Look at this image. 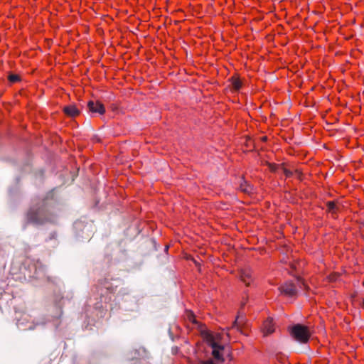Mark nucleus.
Segmentation results:
<instances>
[{
	"mask_svg": "<svg viewBox=\"0 0 364 364\" xmlns=\"http://www.w3.org/2000/svg\"><path fill=\"white\" fill-rule=\"evenodd\" d=\"M363 286H364V282H363Z\"/></svg>",
	"mask_w": 364,
	"mask_h": 364,
	"instance_id": "obj_20",
	"label": "nucleus"
},
{
	"mask_svg": "<svg viewBox=\"0 0 364 364\" xmlns=\"http://www.w3.org/2000/svg\"><path fill=\"white\" fill-rule=\"evenodd\" d=\"M240 188L242 192L248 194L250 193L253 190L252 186L248 184L247 182L244 179H242V181L240 183Z\"/></svg>",
	"mask_w": 364,
	"mask_h": 364,
	"instance_id": "obj_11",
	"label": "nucleus"
},
{
	"mask_svg": "<svg viewBox=\"0 0 364 364\" xmlns=\"http://www.w3.org/2000/svg\"><path fill=\"white\" fill-rule=\"evenodd\" d=\"M200 364H214L213 360L203 361Z\"/></svg>",
	"mask_w": 364,
	"mask_h": 364,
	"instance_id": "obj_19",
	"label": "nucleus"
},
{
	"mask_svg": "<svg viewBox=\"0 0 364 364\" xmlns=\"http://www.w3.org/2000/svg\"><path fill=\"white\" fill-rule=\"evenodd\" d=\"M63 111L66 115L71 117H75L80 114V110L74 105L65 106Z\"/></svg>",
	"mask_w": 364,
	"mask_h": 364,
	"instance_id": "obj_9",
	"label": "nucleus"
},
{
	"mask_svg": "<svg viewBox=\"0 0 364 364\" xmlns=\"http://www.w3.org/2000/svg\"><path fill=\"white\" fill-rule=\"evenodd\" d=\"M8 80L10 82L15 83L20 81V77L18 75L11 73L8 76Z\"/></svg>",
	"mask_w": 364,
	"mask_h": 364,
	"instance_id": "obj_15",
	"label": "nucleus"
},
{
	"mask_svg": "<svg viewBox=\"0 0 364 364\" xmlns=\"http://www.w3.org/2000/svg\"><path fill=\"white\" fill-rule=\"evenodd\" d=\"M247 319L245 316L238 315L235 321L232 323V328H236L237 331H240L242 333H244L242 331V328H244L246 325Z\"/></svg>",
	"mask_w": 364,
	"mask_h": 364,
	"instance_id": "obj_7",
	"label": "nucleus"
},
{
	"mask_svg": "<svg viewBox=\"0 0 364 364\" xmlns=\"http://www.w3.org/2000/svg\"><path fill=\"white\" fill-rule=\"evenodd\" d=\"M202 335L203 338L206 340V341L208 343V344L211 346L213 348V357L218 360H223L222 356L220 353V350H223L224 349V346L222 345L218 344L217 342L215 341L214 337L212 336V334L208 331H203L202 332Z\"/></svg>",
	"mask_w": 364,
	"mask_h": 364,
	"instance_id": "obj_3",
	"label": "nucleus"
},
{
	"mask_svg": "<svg viewBox=\"0 0 364 364\" xmlns=\"http://www.w3.org/2000/svg\"><path fill=\"white\" fill-rule=\"evenodd\" d=\"M240 279L244 283H245L247 286H249L250 284L251 281H252L251 271L249 269L242 270L240 272Z\"/></svg>",
	"mask_w": 364,
	"mask_h": 364,
	"instance_id": "obj_10",
	"label": "nucleus"
},
{
	"mask_svg": "<svg viewBox=\"0 0 364 364\" xmlns=\"http://www.w3.org/2000/svg\"><path fill=\"white\" fill-rule=\"evenodd\" d=\"M31 274L29 277L39 279L45 276L46 267L39 261L33 262L30 265Z\"/></svg>",
	"mask_w": 364,
	"mask_h": 364,
	"instance_id": "obj_4",
	"label": "nucleus"
},
{
	"mask_svg": "<svg viewBox=\"0 0 364 364\" xmlns=\"http://www.w3.org/2000/svg\"><path fill=\"white\" fill-rule=\"evenodd\" d=\"M326 207L328 211L334 214L338 210V207L334 201H328L326 203Z\"/></svg>",
	"mask_w": 364,
	"mask_h": 364,
	"instance_id": "obj_13",
	"label": "nucleus"
},
{
	"mask_svg": "<svg viewBox=\"0 0 364 364\" xmlns=\"http://www.w3.org/2000/svg\"><path fill=\"white\" fill-rule=\"evenodd\" d=\"M87 109L91 114H103L105 112L104 105L99 101L90 100L87 102Z\"/></svg>",
	"mask_w": 364,
	"mask_h": 364,
	"instance_id": "obj_6",
	"label": "nucleus"
},
{
	"mask_svg": "<svg viewBox=\"0 0 364 364\" xmlns=\"http://www.w3.org/2000/svg\"><path fill=\"white\" fill-rule=\"evenodd\" d=\"M296 284L298 290H299V289H303V288L306 289V284L300 277H296V284Z\"/></svg>",
	"mask_w": 364,
	"mask_h": 364,
	"instance_id": "obj_16",
	"label": "nucleus"
},
{
	"mask_svg": "<svg viewBox=\"0 0 364 364\" xmlns=\"http://www.w3.org/2000/svg\"><path fill=\"white\" fill-rule=\"evenodd\" d=\"M188 319H189L191 321H192V322H193V323H195V322H196V320H195V318H194V315H193V313H191V312L188 313Z\"/></svg>",
	"mask_w": 364,
	"mask_h": 364,
	"instance_id": "obj_17",
	"label": "nucleus"
},
{
	"mask_svg": "<svg viewBox=\"0 0 364 364\" xmlns=\"http://www.w3.org/2000/svg\"><path fill=\"white\" fill-rule=\"evenodd\" d=\"M290 335L295 341L301 343H307L310 338V332L308 327L299 323L291 328Z\"/></svg>",
	"mask_w": 364,
	"mask_h": 364,
	"instance_id": "obj_2",
	"label": "nucleus"
},
{
	"mask_svg": "<svg viewBox=\"0 0 364 364\" xmlns=\"http://www.w3.org/2000/svg\"><path fill=\"white\" fill-rule=\"evenodd\" d=\"M56 200L54 195L48 193L44 198L31 205L25 215L26 225L35 226L53 224L57 221Z\"/></svg>",
	"mask_w": 364,
	"mask_h": 364,
	"instance_id": "obj_1",
	"label": "nucleus"
},
{
	"mask_svg": "<svg viewBox=\"0 0 364 364\" xmlns=\"http://www.w3.org/2000/svg\"><path fill=\"white\" fill-rule=\"evenodd\" d=\"M280 292L286 296L294 297L298 294V289L294 283L291 281L285 282L279 288Z\"/></svg>",
	"mask_w": 364,
	"mask_h": 364,
	"instance_id": "obj_5",
	"label": "nucleus"
},
{
	"mask_svg": "<svg viewBox=\"0 0 364 364\" xmlns=\"http://www.w3.org/2000/svg\"><path fill=\"white\" fill-rule=\"evenodd\" d=\"M271 169H272V171H278V172L281 171L282 173L285 174L287 177H290L293 174V173L291 171L285 168L283 166H277V167H276V166L273 167L272 166V167H271Z\"/></svg>",
	"mask_w": 364,
	"mask_h": 364,
	"instance_id": "obj_12",
	"label": "nucleus"
},
{
	"mask_svg": "<svg viewBox=\"0 0 364 364\" xmlns=\"http://www.w3.org/2000/svg\"><path fill=\"white\" fill-rule=\"evenodd\" d=\"M262 331L264 336L269 335L274 332V323L272 318L269 317L264 321Z\"/></svg>",
	"mask_w": 364,
	"mask_h": 364,
	"instance_id": "obj_8",
	"label": "nucleus"
},
{
	"mask_svg": "<svg viewBox=\"0 0 364 364\" xmlns=\"http://www.w3.org/2000/svg\"><path fill=\"white\" fill-rule=\"evenodd\" d=\"M231 85L235 90H239L241 87V82L237 78H231Z\"/></svg>",
	"mask_w": 364,
	"mask_h": 364,
	"instance_id": "obj_14",
	"label": "nucleus"
},
{
	"mask_svg": "<svg viewBox=\"0 0 364 364\" xmlns=\"http://www.w3.org/2000/svg\"><path fill=\"white\" fill-rule=\"evenodd\" d=\"M212 336L214 337L215 342L216 341H220L222 336L220 333H216L215 335L212 334Z\"/></svg>",
	"mask_w": 364,
	"mask_h": 364,
	"instance_id": "obj_18",
	"label": "nucleus"
}]
</instances>
